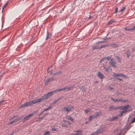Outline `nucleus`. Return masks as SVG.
Masks as SVG:
<instances>
[{"label": "nucleus", "mask_w": 135, "mask_h": 135, "mask_svg": "<svg viewBox=\"0 0 135 135\" xmlns=\"http://www.w3.org/2000/svg\"><path fill=\"white\" fill-rule=\"evenodd\" d=\"M132 28L133 29V31H135V26H133V28Z\"/></svg>", "instance_id": "obj_49"}, {"label": "nucleus", "mask_w": 135, "mask_h": 135, "mask_svg": "<svg viewBox=\"0 0 135 135\" xmlns=\"http://www.w3.org/2000/svg\"><path fill=\"white\" fill-rule=\"evenodd\" d=\"M88 123H89V122L88 121H86L85 122V123H86V124H87Z\"/></svg>", "instance_id": "obj_62"}, {"label": "nucleus", "mask_w": 135, "mask_h": 135, "mask_svg": "<svg viewBox=\"0 0 135 135\" xmlns=\"http://www.w3.org/2000/svg\"><path fill=\"white\" fill-rule=\"evenodd\" d=\"M113 76L115 77H118V76H122L123 77H124V78H125L126 77V76L125 75H124L123 74H118L117 73H113Z\"/></svg>", "instance_id": "obj_8"}, {"label": "nucleus", "mask_w": 135, "mask_h": 135, "mask_svg": "<svg viewBox=\"0 0 135 135\" xmlns=\"http://www.w3.org/2000/svg\"><path fill=\"white\" fill-rule=\"evenodd\" d=\"M95 118L94 117V116H93V115H92L91 116H90L89 118V121H90L92 119H93V118Z\"/></svg>", "instance_id": "obj_28"}, {"label": "nucleus", "mask_w": 135, "mask_h": 135, "mask_svg": "<svg viewBox=\"0 0 135 135\" xmlns=\"http://www.w3.org/2000/svg\"><path fill=\"white\" fill-rule=\"evenodd\" d=\"M122 108V106L117 107L113 105L110 106L109 107L110 110H114L117 109H121Z\"/></svg>", "instance_id": "obj_5"}, {"label": "nucleus", "mask_w": 135, "mask_h": 135, "mask_svg": "<svg viewBox=\"0 0 135 135\" xmlns=\"http://www.w3.org/2000/svg\"><path fill=\"white\" fill-rule=\"evenodd\" d=\"M114 22V21L113 20H111L109 21L108 24L109 25H110L113 23Z\"/></svg>", "instance_id": "obj_32"}, {"label": "nucleus", "mask_w": 135, "mask_h": 135, "mask_svg": "<svg viewBox=\"0 0 135 135\" xmlns=\"http://www.w3.org/2000/svg\"><path fill=\"white\" fill-rule=\"evenodd\" d=\"M118 8H115V12L114 13H117L118 12Z\"/></svg>", "instance_id": "obj_44"}, {"label": "nucleus", "mask_w": 135, "mask_h": 135, "mask_svg": "<svg viewBox=\"0 0 135 135\" xmlns=\"http://www.w3.org/2000/svg\"><path fill=\"white\" fill-rule=\"evenodd\" d=\"M49 132H50L49 131H47L44 134V135H49Z\"/></svg>", "instance_id": "obj_33"}, {"label": "nucleus", "mask_w": 135, "mask_h": 135, "mask_svg": "<svg viewBox=\"0 0 135 135\" xmlns=\"http://www.w3.org/2000/svg\"><path fill=\"white\" fill-rule=\"evenodd\" d=\"M75 87L74 85L71 86L70 87H66V86L65 87V90H64L65 91H68V90H72L73 88Z\"/></svg>", "instance_id": "obj_11"}, {"label": "nucleus", "mask_w": 135, "mask_h": 135, "mask_svg": "<svg viewBox=\"0 0 135 135\" xmlns=\"http://www.w3.org/2000/svg\"><path fill=\"white\" fill-rule=\"evenodd\" d=\"M33 115V113L29 114L28 115H27L23 119L24 120L23 121V122L25 120H28L30 119V117L32 116Z\"/></svg>", "instance_id": "obj_7"}, {"label": "nucleus", "mask_w": 135, "mask_h": 135, "mask_svg": "<svg viewBox=\"0 0 135 135\" xmlns=\"http://www.w3.org/2000/svg\"><path fill=\"white\" fill-rule=\"evenodd\" d=\"M22 118H23V116H21V117H19L18 118L15 119H14L13 120H12V121L9 122L8 123V125H10L12 124L13 123H15L17 121H18L21 119Z\"/></svg>", "instance_id": "obj_6"}, {"label": "nucleus", "mask_w": 135, "mask_h": 135, "mask_svg": "<svg viewBox=\"0 0 135 135\" xmlns=\"http://www.w3.org/2000/svg\"><path fill=\"white\" fill-rule=\"evenodd\" d=\"M81 88L82 89L81 90L82 91H85L83 87L82 86V88Z\"/></svg>", "instance_id": "obj_56"}, {"label": "nucleus", "mask_w": 135, "mask_h": 135, "mask_svg": "<svg viewBox=\"0 0 135 135\" xmlns=\"http://www.w3.org/2000/svg\"><path fill=\"white\" fill-rule=\"evenodd\" d=\"M54 80V78H49V79H47L45 81V84H48L49 82L51 81H52Z\"/></svg>", "instance_id": "obj_12"}, {"label": "nucleus", "mask_w": 135, "mask_h": 135, "mask_svg": "<svg viewBox=\"0 0 135 135\" xmlns=\"http://www.w3.org/2000/svg\"><path fill=\"white\" fill-rule=\"evenodd\" d=\"M102 132V129H100L99 130H97L95 132L91 134V135H96L97 134H99Z\"/></svg>", "instance_id": "obj_9"}, {"label": "nucleus", "mask_w": 135, "mask_h": 135, "mask_svg": "<svg viewBox=\"0 0 135 135\" xmlns=\"http://www.w3.org/2000/svg\"><path fill=\"white\" fill-rule=\"evenodd\" d=\"M116 59H117L118 61V62H120L121 61V59L118 56H116L115 57Z\"/></svg>", "instance_id": "obj_20"}, {"label": "nucleus", "mask_w": 135, "mask_h": 135, "mask_svg": "<svg viewBox=\"0 0 135 135\" xmlns=\"http://www.w3.org/2000/svg\"><path fill=\"white\" fill-rule=\"evenodd\" d=\"M93 50H94V49H96V50H98L100 49L99 47H98L97 46H96L95 47H94L93 46Z\"/></svg>", "instance_id": "obj_27"}, {"label": "nucleus", "mask_w": 135, "mask_h": 135, "mask_svg": "<svg viewBox=\"0 0 135 135\" xmlns=\"http://www.w3.org/2000/svg\"><path fill=\"white\" fill-rule=\"evenodd\" d=\"M17 117V116H13V117H11V118L10 119H9V120H13V119H14L15 118H16V117Z\"/></svg>", "instance_id": "obj_36"}, {"label": "nucleus", "mask_w": 135, "mask_h": 135, "mask_svg": "<svg viewBox=\"0 0 135 135\" xmlns=\"http://www.w3.org/2000/svg\"><path fill=\"white\" fill-rule=\"evenodd\" d=\"M8 4V3L7 2V3H5L3 5V9L2 10V11H3L4 9L6 7V6H7V5Z\"/></svg>", "instance_id": "obj_31"}, {"label": "nucleus", "mask_w": 135, "mask_h": 135, "mask_svg": "<svg viewBox=\"0 0 135 135\" xmlns=\"http://www.w3.org/2000/svg\"><path fill=\"white\" fill-rule=\"evenodd\" d=\"M57 92H58L60 91V89H58L56 90Z\"/></svg>", "instance_id": "obj_55"}, {"label": "nucleus", "mask_w": 135, "mask_h": 135, "mask_svg": "<svg viewBox=\"0 0 135 135\" xmlns=\"http://www.w3.org/2000/svg\"><path fill=\"white\" fill-rule=\"evenodd\" d=\"M53 94L52 92L51 91L47 93L46 94H45L39 99H38L39 102H40L42 101L45 100L46 99L48 98L49 97L51 96Z\"/></svg>", "instance_id": "obj_2"}, {"label": "nucleus", "mask_w": 135, "mask_h": 135, "mask_svg": "<svg viewBox=\"0 0 135 135\" xmlns=\"http://www.w3.org/2000/svg\"><path fill=\"white\" fill-rule=\"evenodd\" d=\"M60 91H62L64 90H65V87L62 88L60 89Z\"/></svg>", "instance_id": "obj_42"}, {"label": "nucleus", "mask_w": 135, "mask_h": 135, "mask_svg": "<svg viewBox=\"0 0 135 135\" xmlns=\"http://www.w3.org/2000/svg\"><path fill=\"white\" fill-rule=\"evenodd\" d=\"M57 129L55 128H52L51 129V130L53 131H57Z\"/></svg>", "instance_id": "obj_39"}, {"label": "nucleus", "mask_w": 135, "mask_h": 135, "mask_svg": "<svg viewBox=\"0 0 135 135\" xmlns=\"http://www.w3.org/2000/svg\"><path fill=\"white\" fill-rule=\"evenodd\" d=\"M75 132H77L76 133L77 134V135H80L81 134V132H82V130H78L74 131Z\"/></svg>", "instance_id": "obj_18"}, {"label": "nucleus", "mask_w": 135, "mask_h": 135, "mask_svg": "<svg viewBox=\"0 0 135 135\" xmlns=\"http://www.w3.org/2000/svg\"><path fill=\"white\" fill-rule=\"evenodd\" d=\"M111 100H113L115 102H117V99H114L112 98H111Z\"/></svg>", "instance_id": "obj_35"}, {"label": "nucleus", "mask_w": 135, "mask_h": 135, "mask_svg": "<svg viewBox=\"0 0 135 135\" xmlns=\"http://www.w3.org/2000/svg\"><path fill=\"white\" fill-rule=\"evenodd\" d=\"M114 133H116L117 135H120L121 133V130L120 129H117L114 131Z\"/></svg>", "instance_id": "obj_14"}, {"label": "nucleus", "mask_w": 135, "mask_h": 135, "mask_svg": "<svg viewBox=\"0 0 135 135\" xmlns=\"http://www.w3.org/2000/svg\"><path fill=\"white\" fill-rule=\"evenodd\" d=\"M100 41H98L97 42L96 44H100Z\"/></svg>", "instance_id": "obj_57"}, {"label": "nucleus", "mask_w": 135, "mask_h": 135, "mask_svg": "<svg viewBox=\"0 0 135 135\" xmlns=\"http://www.w3.org/2000/svg\"><path fill=\"white\" fill-rule=\"evenodd\" d=\"M101 114V112H97L95 113V114L93 115V116H94V117L95 118L96 117L98 116H99Z\"/></svg>", "instance_id": "obj_17"}, {"label": "nucleus", "mask_w": 135, "mask_h": 135, "mask_svg": "<svg viewBox=\"0 0 135 135\" xmlns=\"http://www.w3.org/2000/svg\"><path fill=\"white\" fill-rule=\"evenodd\" d=\"M50 68H48V69L47 70V71L48 73H49L50 72V71L49 70H50Z\"/></svg>", "instance_id": "obj_53"}, {"label": "nucleus", "mask_w": 135, "mask_h": 135, "mask_svg": "<svg viewBox=\"0 0 135 135\" xmlns=\"http://www.w3.org/2000/svg\"><path fill=\"white\" fill-rule=\"evenodd\" d=\"M117 79L118 80H119L120 81H121L122 80V79L119 78H117Z\"/></svg>", "instance_id": "obj_58"}, {"label": "nucleus", "mask_w": 135, "mask_h": 135, "mask_svg": "<svg viewBox=\"0 0 135 135\" xmlns=\"http://www.w3.org/2000/svg\"><path fill=\"white\" fill-rule=\"evenodd\" d=\"M62 126V127H66L67 128L68 127V126H67L66 125H65L64 124H61Z\"/></svg>", "instance_id": "obj_40"}, {"label": "nucleus", "mask_w": 135, "mask_h": 135, "mask_svg": "<svg viewBox=\"0 0 135 135\" xmlns=\"http://www.w3.org/2000/svg\"><path fill=\"white\" fill-rule=\"evenodd\" d=\"M119 118V115H117L116 116L113 117L112 118H110L109 120L110 121H113L115 120H117L118 118Z\"/></svg>", "instance_id": "obj_10"}, {"label": "nucleus", "mask_w": 135, "mask_h": 135, "mask_svg": "<svg viewBox=\"0 0 135 135\" xmlns=\"http://www.w3.org/2000/svg\"><path fill=\"white\" fill-rule=\"evenodd\" d=\"M61 99V98H57V99H56L57 101L58 102Z\"/></svg>", "instance_id": "obj_43"}, {"label": "nucleus", "mask_w": 135, "mask_h": 135, "mask_svg": "<svg viewBox=\"0 0 135 135\" xmlns=\"http://www.w3.org/2000/svg\"><path fill=\"white\" fill-rule=\"evenodd\" d=\"M122 100L121 99H117V102H122Z\"/></svg>", "instance_id": "obj_47"}, {"label": "nucleus", "mask_w": 135, "mask_h": 135, "mask_svg": "<svg viewBox=\"0 0 135 135\" xmlns=\"http://www.w3.org/2000/svg\"><path fill=\"white\" fill-rule=\"evenodd\" d=\"M129 105H126L124 107H122V108H122V109H125V110L127 109H128L129 107Z\"/></svg>", "instance_id": "obj_19"}, {"label": "nucleus", "mask_w": 135, "mask_h": 135, "mask_svg": "<svg viewBox=\"0 0 135 135\" xmlns=\"http://www.w3.org/2000/svg\"><path fill=\"white\" fill-rule=\"evenodd\" d=\"M74 109L73 107L71 105H68L66 107H64L61 108V111L62 112L68 113L70 111H72Z\"/></svg>", "instance_id": "obj_3"}, {"label": "nucleus", "mask_w": 135, "mask_h": 135, "mask_svg": "<svg viewBox=\"0 0 135 135\" xmlns=\"http://www.w3.org/2000/svg\"><path fill=\"white\" fill-rule=\"evenodd\" d=\"M109 88L110 89V90H112V89H113V88H112L109 87Z\"/></svg>", "instance_id": "obj_63"}, {"label": "nucleus", "mask_w": 135, "mask_h": 135, "mask_svg": "<svg viewBox=\"0 0 135 135\" xmlns=\"http://www.w3.org/2000/svg\"><path fill=\"white\" fill-rule=\"evenodd\" d=\"M104 45H101L100 47H99L100 49H101L102 48L104 47Z\"/></svg>", "instance_id": "obj_48"}, {"label": "nucleus", "mask_w": 135, "mask_h": 135, "mask_svg": "<svg viewBox=\"0 0 135 135\" xmlns=\"http://www.w3.org/2000/svg\"><path fill=\"white\" fill-rule=\"evenodd\" d=\"M62 73V72L61 71H58V72H57L56 73H55L54 75V76L55 75H57L59 74H61Z\"/></svg>", "instance_id": "obj_25"}, {"label": "nucleus", "mask_w": 135, "mask_h": 135, "mask_svg": "<svg viewBox=\"0 0 135 135\" xmlns=\"http://www.w3.org/2000/svg\"><path fill=\"white\" fill-rule=\"evenodd\" d=\"M134 48H133V49H132V51H134Z\"/></svg>", "instance_id": "obj_64"}, {"label": "nucleus", "mask_w": 135, "mask_h": 135, "mask_svg": "<svg viewBox=\"0 0 135 135\" xmlns=\"http://www.w3.org/2000/svg\"><path fill=\"white\" fill-rule=\"evenodd\" d=\"M43 112V111L42 112H40V113H39L38 115H39L40 116V115H41L42 114H43V112Z\"/></svg>", "instance_id": "obj_46"}, {"label": "nucleus", "mask_w": 135, "mask_h": 135, "mask_svg": "<svg viewBox=\"0 0 135 135\" xmlns=\"http://www.w3.org/2000/svg\"><path fill=\"white\" fill-rule=\"evenodd\" d=\"M71 135H77V134L76 133L75 134H71Z\"/></svg>", "instance_id": "obj_59"}, {"label": "nucleus", "mask_w": 135, "mask_h": 135, "mask_svg": "<svg viewBox=\"0 0 135 135\" xmlns=\"http://www.w3.org/2000/svg\"><path fill=\"white\" fill-rule=\"evenodd\" d=\"M105 42V41H100V43H104Z\"/></svg>", "instance_id": "obj_60"}, {"label": "nucleus", "mask_w": 135, "mask_h": 135, "mask_svg": "<svg viewBox=\"0 0 135 135\" xmlns=\"http://www.w3.org/2000/svg\"><path fill=\"white\" fill-rule=\"evenodd\" d=\"M104 45V47H107L108 46V45H107V44H105Z\"/></svg>", "instance_id": "obj_61"}, {"label": "nucleus", "mask_w": 135, "mask_h": 135, "mask_svg": "<svg viewBox=\"0 0 135 135\" xmlns=\"http://www.w3.org/2000/svg\"><path fill=\"white\" fill-rule=\"evenodd\" d=\"M112 56L110 55L108 56L107 57L103 58L100 61V62H101V61H102L104 60L105 59L106 60H109L112 57Z\"/></svg>", "instance_id": "obj_15"}, {"label": "nucleus", "mask_w": 135, "mask_h": 135, "mask_svg": "<svg viewBox=\"0 0 135 135\" xmlns=\"http://www.w3.org/2000/svg\"><path fill=\"white\" fill-rule=\"evenodd\" d=\"M90 111L91 110L90 109H88L85 110V112L86 113H87L88 112H90Z\"/></svg>", "instance_id": "obj_29"}, {"label": "nucleus", "mask_w": 135, "mask_h": 135, "mask_svg": "<svg viewBox=\"0 0 135 135\" xmlns=\"http://www.w3.org/2000/svg\"><path fill=\"white\" fill-rule=\"evenodd\" d=\"M51 35V33H49L48 32H47L46 40H47L48 39L50 38Z\"/></svg>", "instance_id": "obj_16"}, {"label": "nucleus", "mask_w": 135, "mask_h": 135, "mask_svg": "<svg viewBox=\"0 0 135 135\" xmlns=\"http://www.w3.org/2000/svg\"><path fill=\"white\" fill-rule=\"evenodd\" d=\"M126 8L125 7H124L120 9V11L121 12H122Z\"/></svg>", "instance_id": "obj_37"}, {"label": "nucleus", "mask_w": 135, "mask_h": 135, "mask_svg": "<svg viewBox=\"0 0 135 135\" xmlns=\"http://www.w3.org/2000/svg\"><path fill=\"white\" fill-rule=\"evenodd\" d=\"M93 16H91V15H89V18H88V19H90V18H93Z\"/></svg>", "instance_id": "obj_54"}, {"label": "nucleus", "mask_w": 135, "mask_h": 135, "mask_svg": "<svg viewBox=\"0 0 135 135\" xmlns=\"http://www.w3.org/2000/svg\"><path fill=\"white\" fill-rule=\"evenodd\" d=\"M51 92H52V94H53L54 93L57 92L56 90H54L53 91H51Z\"/></svg>", "instance_id": "obj_51"}, {"label": "nucleus", "mask_w": 135, "mask_h": 135, "mask_svg": "<svg viewBox=\"0 0 135 135\" xmlns=\"http://www.w3.org/2000/svg\"><path fill=\"white\" fill-rule=\"evenodd\" d=\"M135 122V117L132 120V123H133Z\"/></svg>", "instance_id": "obj_45"}, {"label": "nucleus", "mask_w": 135, "mask_h": 135, "mask_svg": "<svg viewBox=\"0 0 135 135\" xmlns=\"http://www.w3.org/2000/svg\"><path fill=\"white\" fill-rule=\"evenodd\" d=\"M57 102V100L56 99H55L54 101L53 102H52V103H51V104L54 105V104H56Z\"/></svg>", "instance_id": "obj_34"}, {"label": "nucleus", "mask_w": 135, "mask_h": 135, "mask_svg": "<svg viewBox=\"0 0 135 135\" xmlns=\"http://www.w3.org/2000/svg\"><path fill=\"white\" fill-rule=\"evenodd\" d=\"M126 111H122V112L120 113V115H119L120 117V116H122L123 114H124V113H126Z\"/></svg>", "instance_id": "obj_30"}, {"label": "nucleus", "mask_w": 135, "mask_h": 135, "mask_svg": "<svg viewBox=\"0 0 135 135\" xmlns=\"http://www.w3.org/2000/svg\"><path fill=\"white\" fill-rule=\"evenodd\" d=\"M98 76L100 78V79H102L104 78V76L102 75L101 73L99 71L98 73Z\"/></svg>", "instance_id": "obj_13"}, {"label": "nucleus", "mask_w": 135, "mask_h": 135, "mask_svg": "<svg viewBox=\"0 0 135 135\" xmlns=\"http://www.w3.org/2000/svg\"><path fill=\"white\" fill-rule=\"evenodd\" d=\"M65 122H66V120H65ZM66 123H68L69 124H71V123H70V122L68 121H66Z\"/></svg>", "instance_id": "obj_50"}, {"label": "nucleus", "mask_w": 135, "mask_h": 135, "mask_svg": "<svg viewBox=\"0 0 135 135\" xmlns=\"http://www.w3.org/2000/svg\"><path fill=\"white\" fill-rule=\"evenodd\" d=\"M49 110L47 108H46L43 111V112H45V111H47V110Z\"/></svg>", "instance_id": "obj_52"}, {"label": "nucleus", "mask_w": 135, "mask_h": 135, "mask_svg": "<svg viewBox=\"0 0 135 135\" xmlns=\"http://www.w3.org/2000/svg\"><path fill=\"white\" fill-rule=\"evenodd\" d=\"M39 102L38 99L33 100L31 102H29L24 103L23 105H21L20 106V108H22L25 107H27L28 106H31V105H33L34 104L37 103L38 102Z\"/></svg>", "instance_id": "obj_1"}, {"label": "nucleus", "mask_w": 135, "mask_h": 135, "mask_svg": "<svg viewBox=\"0 0 135 135\" xmlns=\"http://www.w3.org/2000/svg\"><path fill=\"white\" fill-rule=\"evenodd\" d=\"M5 101L4 100H1L0 101V105L1 104H4L5 103H4Z\"/></svg>", "instance_id": "obj_38"}, {"label": "nucleus", "mask_w": 135, "mask_h": 135, "mask_svg": "<svg viewBox=\"0 0 135 135\" xmlns=\"http://www.w3.org/2000/svg\"><path fill=\"white\" fill-rule=\"evenodd\" d=\"M67 119L69 120L72 121H73L74 120L73 118L71 117H68L67 118Z\"/></svg>", "instance_id": "obj_22"}, {"label": "nucleus", "mask_w": 135, "mask_h": 135, "mask_svg": "<svg viewBox=\"0 0 135 135\" xmlns=\"http://www.w3.org/2000/svg\"><path fill=\"white\" fill-rule=\"evenodd\" d=\"M126 31H133L132 28H127V27H126L124 28Z\"/></svg>", "instance_id": "obj_26"}, {"label": "nucleus", "mask_w": 135, "mask_h": 135, "mask_svg": "<svg viewBox=\"0 0 135 135\" xmlns=\"http://www.w3.org/2000/svg\"><path fill=\"white\" fill-rule=\"evenodd\" d=\"M109 64L110 65L113 67L116 68L117 66L115 60L112 58L111 59Z\"/></svg>", "instance_id": "obj_4"}, {"label": "nucleus", "mask_w": 135, "mask_h": 135, "mask_svg": "<svg viewBox=\"0 0 135 135\" xmlns=\"http://www.w3.org/2000/svg\"><path fill=\"white\" fill-rule=\"evenodd\" d=\"M53 107L54 105H52L51 103L50 105L47 108L49 110L50 109H51Z\"/></svg>", "instance_id": "obj_23"}, {"label": "nucleus", "mask_w": 135, "mask_h": 135, "mask_svg": "<svg viewBox=\"0 0 135 135\" xmlns=\"http://www.w3.org/2000/svg\"><path fill=\"white\" fill-rule=\"evenodd\" d=\"M111 45L112 46V47H116L117 46V45L115 44H111Z\"/></svg>", "instance_id": "obj_41"}, {"label": "nucleus", "mask_w": 135, "mask_h": 135, "mask_svg": "<svg viewBox=\"0 0 135 135\" xmlns=\"http://www.w3.org/2000/svg\"><path fill=\"white\" fill-rule=\"evenodd\" d=\"M103 67L105 71L106 72H108L109 70V69L107 67L103 66Z\"/></svg>", "instance_id": "obj_21"}, {"label": "nucleus", "mask_w": 135, "mask_h": 135, "mask_svg": "<svg viewBox=\"0 0 135 135\" xmlns=\"http://www.w3.org/2000/svg\"><path fill=\"white\" fill-rule=\"evenodd\" d=\"M131 54V53L129 51H127L126 53V54L127 55V56L128 58H129V57L130 55Z\"/></svg>", "instance_id": "obj_24"}]
</instances>
